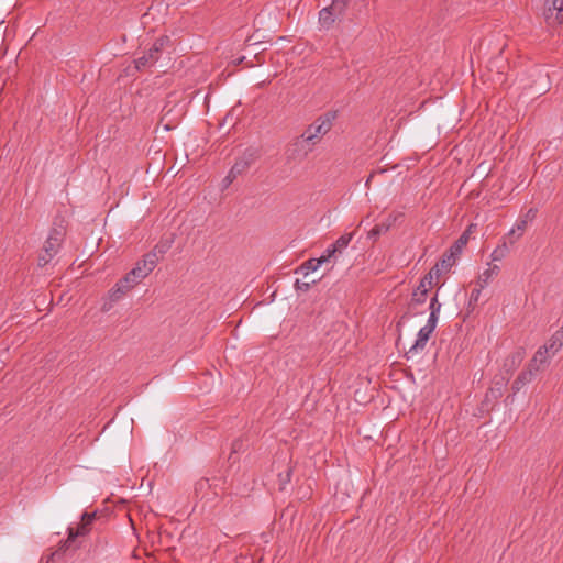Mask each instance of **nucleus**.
<instances>
[{
	"label": "nucleus",
	"instance_id": "11",
	"mask_svg": "<svg viewBox=\"0 0 563 563\" xmlns=\"http://www.w3.org/2000/svg\"><path fill=\"white\" fill-rule=\"evenodd\" d=\"M161 57V52H153V46L143 54V56L136 58L134 60L135 68L137 70H143L147 67L153 66Z\"/></svg>",
	"mask_w": 563,
	"mask_h": 563
},
{
	"label": "nucleus",
	"instance_id": "16",
	"mask_svg": "<svg viewBox=\"0 0 563 563\" xmlns=\"http://www.w3.org/2000/svg\"><path fill=\"white\" fill-rule=\"evenodd\" d=\"M431 286L428 285V280L422 278L420 284L412 294L411 305H421L427 299L428 290Z\"/></svg>",
	"mask_w": 563,
	"mask_h": 563
},
{
	"label": "nucleus",
	"instance_id": "31",
	"mask_svg": "<svg viewBox=\"0 0 563 563\" xmlns=\"http://www.w3.org/2000/svg\"><path fill=\"white\" fill-rule=\"evenodd\" d=\"M336 250L333 247V245L331 244L325 251L324 253L319 257V260L321 261V264L328 262L330 258L334 257L335 254H336Z\"/></svg>",
	"mask_w": 563,
	"mask_h": 563
},
{
	"label": "nucleus",
	"instance_id": "1",
	"mask_svg": "<svg viewBox=\"0 0 563 563\" xmlns=\"http://www.w3.org/2000/svg\"><path fill=\"white\" fill-rule=\"evenodd\" d=\"M67 234V222L63 216L57 214L54 220L52 228L49 229L48 236L44 242L43 249L41 250L37 257V265L44 267L52 262V260L58 254Z\"/></svg>",
	"mask_w": 563,
	"mask_h": 563
},
{
	"label": "nucleus",
	"instance_id": "7",
	"mask_svg": "<svg viewBox=\"0 0 563 563\" xmlns=\"http://www.w3.org/2000/svg\"><path fill=\"white\" fill-rule=\"evenodd\" d=\"M346 5L347 4L340 1L338 7H335V2L334 0H332L331 5L323 8L319 12V22L322 25V27L327 30L330 29L335 22V19L344 13Z\"/></svg>",
	"mask_w": 563,
	"mask_h": 563
},
{
	"label": "nucleus",
	"instance_id": "3",
	"mask_svg": "<svg viewBox=\"0 0 563 563\" xmlns=\"http://www.w3.org/2000/svg\"><path fill=\"white\" fill-rule=\"evenodd\" d=\"M313 148L314 146L301 134L286 145L285 159L287 163H301Z\"/></svg>",
	"mask_w": 563,
	"mask_h": 563
},
{
	"label": "nucleus",
	"instance_id": "39",
	"mask_svg": "<svg viewBox=\"0 0 563 563\" xmlns=\"http://www.w3.org/2000/svg\"><path fill=\"white\" fill-rule=\"evenodd\" d=\"M489 394H492L493 397L497 398V397L501 396V388H497V389L492 388L489 390V393L486 394V397H488Z\"/></svg>",
	"mask_w": 563,
	"mask_h": 563
},
{
	"label": "nucleus",
	"instance_id": "40",
	"mask_svg": "<svg viewBox=\"0 0 563 563\" xmlns=\"http://www.w3.org/2000/svg\"><path fill=\"white\" fill-rule=\"evenodd\" d=\"M208 483V479H201L200 482L197 483V485H199L200 487H202L205 484Z\"/></svg>",
	"mask_w": 563,
	"mask_h": 563
},
{
	"label": "nucleus",
	"instance_id": "2",
	"mask_svg": "<svg viewBox=\"0 0 563 563\" xmlns=\"http://www.w3.org/2000/svg\"><path fill=\"white\" fill-rule=\"evenodd\" d=\"M336 117V111H327L308 125L302 135L316 147L322 137L331 131Z\"/></svg>",
	"mask_w": 563,
	"mask_h": 563
},
{
	"label": "nucleus",
	"instance_id": "18",
	"mask_svg": "<svg viewBox=\"0 0 563 563\" xmlns=\"http://www.w3.org/2000/svg\"><path fill=\"white\" fill-rule=\"evenodd\" d=\"M499 273V266L498 265H492L487 269H485L479 276L476 282L477 286H481V288H485L489 282L497 276Z\"/></svg>",
	"mask_w": 563,
	"mask_h": 563
},
{
	"label": "nucleus",
	"instance_id": "27",
	"mask_svg": "<svg viewBox=\"0 0 563 563\" xmlns=\"http://www.w3.org/2000/svg\"><path fill=\"white\" fill-rule=\"evenodd\" d=\"M117 284L123 286V288L129 292L139 283H137V280L135 278H133V276H131V273L129 272Z\"/></svg>",
	"mask_w": 563,
	"mask_h": 563
},
{
	"label": "nucleus",
	"instance_id": "10",
	"mask_svg": "<svg viewBox=\"0 0 563 563\" xmlns=\"http://www.w3.org/2000/svg\"><path fill=\"white\" fill-rule=\"evenodd\" d=\"M128 291L123 288V286L115 284L113 288L108 291L107 297L103 299L101 311L109 312L115 302L121 300Z\"/></svg>",
	"mask_w": 563,
	"mask_h": 563
},
{
	"label": "nucleus",
	"instance_id": "20",
	"mask_svg": "<svg viewBox=\"0 0 563 563\" xmlns=\"http://www.w3.org/2000/svg\"><path fill=\"white\" fill-rule=\"evenodd\" d=\"M527 224H528L527 219H520L516 223V228L511 229V231L508 233V239H509L510 244L515 243V241L522 235V233L525 232V230L527 228Z\"/></svg>",
	"mask_w": 563,
	"mask_h": 563
},
{
	"label": "nucleus",
	"instance_id": "12",
	"mask_svg": "<svg viewBox=\"0 0 563 563\" xmlns=\"http://www.w3.org/2000/svg\"><path fill=\"white\" fill-rule=\"evenodd\" d=\"M525 354L526 353L522 349H518L511 354H509L504 362V368L506 369V372H514L523 361Z\"/></svg>",
	"mask_w": 563,
	"mask_h": 563
},
{
	"label": "nucleus",
	"instance_id": "23",
	"mask_svg": "<svg viewBox=\"0 0 563 563\" xmlns=\"http://www.w3.org/2000/svg\"><path fill=\"white\" fill-rule=\"evenodd\" d=\"M352 238H353L352 233H345V234L341 235L332 245L336 250L338 253H341L342 250H344L349 245Z\"/></svg>",
	"mask_w": 563,
	"mask_h": 563
},
{
	"label": "nucleus",
	"instance_id": "5",
	"mask_svg": "<svg viewBox=\"0 0 563 563\" xmlns=\"http://www.w3.org/2000/svg\"><path fill=\"white\" fill-rule=\"evenodd\" d=\"M260 151L253 147L246 148L241 156H239L231 167L232 176L236 178L249 170V168L260 158Z\"/></svg>",
	"mask_w": 563,
	"mask_h": 563
},
{
	"label": "nucleus",
	"instance_id": "25",
	"mask_svg": "<svg viewBox=\"0 0 563 563\" xmlns=\"http://www.w3.org/2000/svg\"><path fill=\"white\" fill-rule=\"evenodd\" d=\"M320 265L321 261L319 258H310L300 266V271L308 275L310 272L317 271Z\"/></svg>",
	"mask_w": 563,
	"mask_h": 563
},
{
	"label": "nucleus",
	"instance_id": "29",
	"mask_svg": "<svg viewBox=\"0 0 563 563\" xmlns=\"http://www.w3.org/2000/svg\"><path fill=\"white\" fill-rule=\"evenodd\" d=\"M483 289L484 288H481V286H477L476 288H474L472 290L470 300H468V310H473L476 307Z\"/></svg>",
	"mask_w": 563,
	"mask_h": 563
},
{
	"label": "nucleus",
	"instance_id": "30",
	"mask_svg": "<svg viewBox=\"0 0 563 563\" xmlns=\"http://www.w3.org/2000/svg\"><path fill=\"white\" fill-rule=\"evenodd\" d=\"M291 474H292V471L291 468H287L285 473H280L278 475V478H279V486H280V489H285V486L290 482L291 479Z\"/></svg>",
	"mask_w": 563,
	"mask_h": 563
},
{
	"label": "nucleus",
	"instance_id": "34",
	"mask_svg": "<svg viewBox=\"0 0 563 563\" xmlns=\"http://www.w3.org/2000/svg\"><path fill=\"white\" fill-rule=\"evenodd\" d=\"M438 322V314L430 313L429 319L424 328H427L429 331L433 332Z\"/></svg>",
	"mask_w": 563,
	"mask_h": 563
},
{
	"label": "nucleus",
	"instance_id": "44",
	"mask_svg": "<svg viewBox=\"0 0 563 563\" xmlns=\"http://www.w3.org/2000/svg\"><path fill=\"white\" fill-rule=\"evenodd\" d=\"M165 129H166V130H170V129H172V126H170L169 124H166V125H165Z\"/></svg>",
	"mask_w": 563,
	"mask_h": 563
},
{
	"label": "nucleus",
	"instance_id": "19",
	"mask_svg": "<svg viewBox=\"0 0 563 563\" xmlns=\"http://www.w3.org/2000/svg\"><path fill=\"white\" fill-rule=\"evenodd\" d=\"M472 225L468 227V229L462 233V235L450 246L448 250L450 253L455 255L456 257L462 252V249L467 244L468 242V233L471 232Z\"/></svg>",
	"mask_w": 563,
	"mask_h": 563
},
{
	"label": "nucleus",
	"instance_id": "35",
	"mask_svg": "<svg viewBox=\"0 0 563 563\" xmlns=\"http://www.w3.org/2000/svg\"><path fill=\"white\" fill-rule=\"evenodd\" d=\"M243 449V440L242 439H235L233 442H232V445H231V454L233 453H238L240 452L241 450ZM232 457V455H230V459Z\"/></svg>",
	"mask_w": 563,
	"mask_h": 563
},
{
	"label": "nucleus",
	"instance_id": "21",
	"mask_svg": "<svg viewBox=\"0 0 563 563\" xmlns=\"http://www.w3.org/2000/svg\"><path fill=\"white\" fill-rule=\"evenodd\" d=\"M455 260H456V256L453 255L452 253H450L449 251H446L442 255L441 260L435 265H440V269H442L443 273H446L454 265Z\"/></svg>",
	"mask_w": 563,
	"mask_h": 563
},
{
	"label": "nucleus",
	"instance_id": "32",
	"mask_svg": "<svg viewBox=\"0 0 563 563\" xmlns=\"http://www.w3.org/2000/svg\"><path fill=\"white\" fill-rule=\"evenodd\" d=\"M429 309H430V313L439 314L440 309H441V303L438 301L437 295L434 297H432V299L430 301Z\"/></svg>",
	"mask_w": 563,
	"mask_h": 563
},
{
	"label": "nucleus",
	"instance_id": "37",
	"mask_svg": "<svg viewBox=\"0 0 563 563\" xmlns=\"http://www.w3.org/2000/svg\"><path fill=\"white\" fill-rule=\"evenodd\" d=\"M235 179L236 177L232 176L231 172L229 170L228 175L222 180L223 188H228Z\"/></svg>",
	"mask_w": 563,
	"mask_h": 563
},
{
	"label": "nucleus",
	"instance_id": "8",
	"mask_svg": "<svg viewBox=\"0 0 563 563\" xmlns=\"http://www.w3.org/2000/svg\"><path fill=\"white\" fill-rule=\"evenodd\" d=\"M402 217V213H390L388 217L378 224H375L368 232V239L376 241L382 234L389 231L395 225L397 220Z\"/></svg>",
	"mask_w": 563,
	"mask_h": 563
},
{
	"label": "nucleus",
	"instance_id": "17",
	"mask_svg": "<svg viewBox=\"0 0 563 563\" xmlns=\"http://www.w3.org/2000/svg\"><path fill=\"white\" fill-rule=\"evenodd\" d=\"M534 372L530 368L522 371L517 378L514 380L511 389L516 394L518 393L525 385L532 380Z\"/></svg>",
	"mask_w": 563,
	"mask_h": 563
},
{
	"label": "nucleus",
	"instance_id": "6",
	"mask_svg": "<svg viewBox=\"0 0 563 563\" xmlns=\"http://www.w3.org/2000/svg\"><path fill=\"white\" fill-rule=\"evenodd\" d=\"M156 267V257L155 254H145L142 260H140L135 267L130 271L131 276L137 280L140 284L145 277H147Z\"/></svg>",
	"mask_w": 563,
	"mask_h": 563
},
{
	"label": "nucleus",
	"instance_id": "9",
	"mask_svg": "<svg viewBox=\"0 0 563 563\" xmlns=\"http://www.w3.org/2000/svg\"><path fill=\"white\" fill-rule=\"evenodd\" d=\"M544 18L549 24H562L563 0H551V4L544 10Z\"/></svg>",
	"mask_w": 563,
	"mask_h": 563
},
{
	"label": "nucleus",
	"instance_id": "22",
	"mask_svg": "<svg viewBox=\"0 0 563 563\" xmlns=\"http://www.w3.org/2000/svg\"><path fill=\"white\" fill-rule=\"evenodd\" d=\"M542 349H547V353L549 352L554 355L562 347V339L558 334L553 335L548 344L541 346Z\"/></svg>",
	"mask_w": 563,
	"mask_h": 563
},
{
	"label": "nucleus",
	"instance_id": "13",
	"mask_svg": "<svg viewBox=\"0 0 563 563\" xmlns=\"http://www.w3.org/2000/svg\"><path fill=\"white\" fill-rule=\"evenodd\" d=\"M174 243L173 235L163 238L161 241L153 247L151 252L147 254H155L156 257V264L159 262L161 258H163L164 254L167 253V251L172 247Z\"/></svg>",
	"mask_w": 563,
	"mask_h": 563
},
{
	"label": "nucleus",
	"instance_id": "28",
	"mask_svg": "<svg viewBox=\"0 0 563 563\" xmlns=\"http://www.w3.org/2000/svg\"><path fill=\"white\" fill-rule=\"evenodd\" d=\"M443 274L442 269H440V265H434L430 272L424 275L423 278L428 280V285L432 286L434 279H439V277Z\"/></svg>",
	"mask_w": 563,
	"mask_h": 563
},
{
	"label": "nucleus",
	"instance_id": "14",
	"mask_svg": "<svg viewBox=\"0 0 563 563\" xmlns=\"http://www.w3.org/2000/svg\"><path fill=\"white\" fill-rule=\"evenodd\" d=\"M431 333H432L431 331H429L427 328L422 327L418 333V338H417L415 344L406 353V357L409 358L410 354L417 352L418 350H423Z\"/></svg>",
	"mask_w": 563,
	"mask_h": 563
},
{
	"label": "nucleus",
	"instance_id": "26",
	"mask_svg": "<svg viewBox=\"0 0 563 563\" xmlns=\"http://www.w3.org/2000/svg\"><path fill=\"white\" fill-rule=\"evenodd\" d=\"M170 46V38L167 35L159 36L154 43H153V52H161Z\"/></svg>",
	"mask_w": 563,
	"mask_h": 563
},
{
	"label": "nucleus",
	"instance_id": "43",
	"mask_svg": "<svg viewBox=\"0 0 563 563\" xmlns=\"http://www.w3.org/2000/svg\"><path fill=\"white\" fill-rule=\"evenodd\" d=\"M244 57L239 58L238 64H241L243 62Z\"/></svg>",
	"mask_w": 563,
	"mask_h": 563
},
{
	"label": "nucleus",
	"instance_id": "33",
	"mask_svg": "<svg viewBox=\"0 0 563 563\" xmlns=\"http://www.w3.org/2000/svg\"><path fill=\"white\" fill-rule=\"evenodd\" d=\"M316 280H311V283L307 282H300L299 279L296 280L295 283V288L296 290H299V291H308L310 289V285L311 284H314Z\"/></svg>",
	"mask_w": 563,
	"mask_h": 563
},
{
	"label": "nucleus",
	"instance_id": "36",
	"mask_svg": "<svg viewBox=\"0 0 563 563\" xmlns=\"http://www.w3.org/2000/svg\"><path fill=\"white\" fill-rule=\"evenodd\" d=\"M97 518V512L93 511V512H84L82 516H81V520L87 522L88 525H92V522L95 521V519Z\"/></svg>",
	"mask_w": 563,
	"mask_h": 563
},
{
	"label": "nucleus",
	"instance_id": "38",
	"mask_svg": "<svg viewBox=\"0 0 563 563\" xmlns=\"http://www.w3.org/2000/svg\"><path fill=\"white\" fill-rule=\"evenodd\" d=\"M537 216V209H533V208H530L527 213L525 214V218L523 219H527V222L528 221H531L536 218Z\"/></svg>",
	"mask_w": 563,
	"mask_h": 563
},
{
	"label": "nucleus",
	"instance_id": "4",
	"mask_svg": "<svg viewBox=\"0 0 563 563\" xmlns=\"http://www.w3.org/2000/svg\"><path fill=\"white\" fill-rule=\"evenodd\" d=\"M90 530H91V526L82 520L77 528L69 527L67 529V532H68L67 539L65 541L60 542L58 550L51 554V556L47 560V563L51 560H54L56 556H59L62 552H65L66 550L71 548L73 543L76 541V539L78 537H84V536L88 534L90 532Z\"/></svg>",
	"mask_w": 563,
	"mask_h": 563
},
{
	"label": "nucleus",
	"instance_id": "24",
	"mask_svg": "<svg viewBox=\"0 0 563 563\" xmlns=\"http://www.w3.org/2000/svg\"><path fill=\"white\" fill-rule=\"evenodd\" d=\"M509 252V247L507 245V242L504 241L500 245H498L493 252H492V260L493 261H501Z\"/></svg>",
	"mask_w": 563,
	"mask_h": 563
},
{
	"label": "nucleus",
	"instance_id": "42",
	"mask_svg": "<svg viewBox=\"0 0 563 563\" xmlns=\"http://www.w3.org/2000/svg\"><path fill=\"white\" fill-rule=\"evenodd\" d=\"M373 178V174L369 175L368 179L366 180V186H368L371 179Z\"/></svg>",
	"mask_w": 563,
	"mask_h": 563
},
{
	"label": "nucleus",
	"instance_id": "15",
	"mask_svg": "<svg viewBox=\"0 0 563 563\" xmlns=\"http://www.w3.org/2000/svg\"><path fill=\"white\" fill-rule=\"evenodd\" d=\"M549 354L547 353V349L539 347L536 352L531 361L529 362L528 368L532 369L534 373L540 371L541 366L548 364Z\"/></svg>",
	"mask_w": 563,
	"mask_h": 563
},
{
	"label": "nucleus",
	"instance_id": "41",
	"mask_svg": "<svg viewBox=\"0 0 563 563\" xmlns=\"http://www.w3.org/2000/svg\"><path fill=\"white\" fill-rule=\"evenodd\" d=\"M347 1L349 0H341V2H344L345 4H347ZM334 2H335V7H338V4L340 3V0H334Z\"/></svg>",
	"mask_w": 563,
	"mask_h": 563
}]
</instances>
